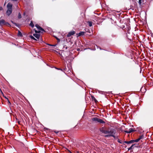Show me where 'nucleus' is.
<instances>
[{
  "mask_svg": "<svg viewBox=\"0 0 153 153\" xmlns=\"http://www.w3.org/2000/svg\"><path fill=\"white\" fill-rule=\"evenodd\" d=\"M13 5L12 4L9 3L7 5V10L6 11V14L8 16L10 15L12 12V7Z\"/></svg>",
  "mask_w": 153,
  "mask_h": 153,
  "instance_id": "obj_1",
  "label": "nucleus"
},
{
  "mask_svg": "<svg viewBox=\"0 0 153 153\" xmlns=\"http://www.w3.org/2000/svg\"><path fill=\"white\" fill-rule=\"evenodd\" d=\"M91 120L96 123H105V122L102 119L96 117L91 118Z\"/></svg>",
  "mask_w": 153,
  "mask_h": 153,
  "instance_id": "obj_2",
  "label": "nucleus"
},
{
  "mask_svg": "<svg viewBox=\"0 0 153 153\" xmlns=\"http://www.w3.org/2000/svg\"><path fill=\"white\" fill-rule=\"evenodd\" d=\"M9 25V23L7 22H6L5 20L3 19H1L0 20V25L3 26V25Z\"/></svg>",
  "mask_w": 153,
  "mask_h": 153,
  "instance_id": "obj_3",
  "label": "nucleus"
},
{
  "mask_svg": "<svg viewBox=\"0 0 153 153\" xmlns=\"http://www.w3.org/2000/svg\"><path fill=\"white\" fill-rule=\"evenodd\" d=\"M100 130L101 132L103 134H107V130L105 127H102L100 128Z\"/></svg>",
  "mask_w": 153,
  "mask_h": 153,
  "instance_id": "obj_4",
  "label": "nucleus"
},
{
  "mask_svg": "<svg viewBox=\"0 0 153 153\" xmlns=\"http://www.w3.org/2000/svg\"><path fill=\"white\" fill-rule=\"evenodd\" d=\"M114 131V129H112L107 130V134H115Z\"/></svg>",
  "mask_w": 153,
  "mask_h": 153,
  "instance_id": "obj_5",
  "label": "nucleus"
},
{
  "mask_svg": "<svg viewBox=\"0 0 153 153\" xmlns=\"http://www.w3.org/2000/svg\"><path fill=\"white\" fill-rule=\"evenodd\" d=\"M75 33V32L74 31H70L68 33L67 36V37H69L73 35Z\"/></svg>",
  "mask_w": 153,
  "mask_h": 153,
  "instance_id": "obj_6",
  "label": "nucleus"
},
{
  "mask_svg": "<svg viewBox=\"0 0 153 153\" xmlns=\"http://www.w3.org/2000/svg\"><path fill=\"white\" fill-rule=\"evenodd\" d=\"M134 130L132 128H130L128 130H125L124 132L127 133H130L133 131Z\"/></svg>",
  "mask_w": 153,
  "mask_h": 153,
  "instance_id": "obj_7",
  "label": "nucleus"
},
{
  "mask_svg": "<svg viewBox=\"0 0 153 153\" xmlns=\"http://www.w3.org/2000/svg\"><path fill=\"white\" fill-rule=\"evenodd\" d=\"M136 142L135 140H132L129 141H125L124 142L126 143L129 144Z\"/></svg>",
  "mask_w": 153,
  "mask_h": 153,
  "instance_id": "obj_8",
  "label": "nucleus"
},
{
  "mask_svg": "<svg viewBox=\"0 0 153 153\" xmlns=\"http://www.w3.org/2000/svg\"><path fill=\"white\" fill-rule=\"evenodd\" d=\"M35 26L38 28V29L40 30L44 31L42 27H41L38 24H36L35 25Z\"/></svg>",
  "mask_w": 153,
  "mask_h": 153,
  "instance_id": "obj_9",
  "label": "nucleus"
},
{
  "mask_svg": "<svg viewBox=\"0 0 153 153\" xmlns=\"http://www.w3.org/2000/svg\"><path fill=\"white\" fill-rule=\"evenodd\" d=\"M33 35L37 39H39L40 37V35H39L36 33L33 34Z\"/></svg>",
  "mask_w": 153,
  "mask_h": 153,
  "instance_id": "obj_10",
  "label": "nucleus"
},
{
  "mask_svg": "<svg viewBox=\"0 0 153 153\" xmlns=\"http://www.w3.org/2000/svg\"><path fill=\"white\" fill-rule=\"evenodd\" d=\"M143 138V136H141L137 139L135 140L136 142H138L141 139Z\"/></svg>",
  "mask_w": 153,
  "mask_h": 153,
  "instance_id": "obj_11",
  "label": "nucleus"
},
{
  "mask_svg": "<svg viewBox=\"0 0 153 153\" xmlns=\"http://www.w3.org/2000/svg\"><path fill=\"white\" fill-rule=\"evenodd\" d=\"M30 25L32 27H34V25L32 21H31L30 23Z\"/></svg>",
  "mask_w": 153,
  "mask_h": 153,
  "instance_id": "obj_12",
  "label": "nucleus"
},
{
  "mask_svg": "<svg viewBox=\"0 0 153 153\" xmlns=\"http://www.w3.org/2000/svg\"><path fill=\"white\" fill-rule=\"evenodd\" d=\"M18 36H21V37H22V33L19 31H18Z\"/></svg>",
  "mask_w": 153,
  "mask_h": 153,
  "instance_id": "obj_13",
  "label": "nucleus"
},
{
  "mask_svg": "<svg viewBox=\"0 0 153 153\" xmlns=\"http://www.w3.org/2000/svg\"><path fill=\"white\" fill-rule=\"evenodd\" d=\"M135 144H133L131 145V146L129 148H128V150L132 149H133V147L134 145Z\"/></svg>",
  "mask_w": 153,
  "mask_h": 153,
  "instance_id": "obj_14",
  "label": "nucleus"
},
{
  "mask_svg": "<svg viewBox=\"0 0 153 153\" xmlns=\"http://www.w3.org/2000/svg\"><path fill=\"white\" fill-rule=\"evenodd\" d=\"M84 34V32H80V33H79L78 36H80L81 35H83Z\"/></svg>",
  "mask_w": 153,
  "mask_h": 153,
  "instance_id": "obj_15",
  "label": "nucleus"
},
{
  "mask_svg": "<svg viewBox=\"0 0 153 153\" xmlns=\"http://www.w3.org/2000/svg\"><path fill=\"white\" fill-rule=\"evenodd\" d=\"M88 25L89 26L91 27L92 26V22H91L88 21Z\"/></svg>",
  "mask_w": 153,
  "mask_h": 153,
  "instance_id": "obj_16",
  "label": "nucleus"
},
{
  "mask_svg": "<svg viewBox=\"0 0 153 153\" xmlns=\"http://www.w3.org/2000/svg\"><path fill=\"white\" fill-rule=\"evenodd\" d=\"M91 97H92V100H94L95 102H97V100H96V99L94 97L92 96Z\"/></svg>",
  "mask_w": 153,
  "mask_h": 153,
  "instance_id": "obj_17",
  "label": "nucleus"
},
{
  "mask_svg": "<svg viewBox=\"0 0 153 153\" xmlns=\"http://www.w3.org/2000/svg\"><path fill=\"white\" fill-rule=\"evenodd\" d=\"M110 136H111V137H113L114 138H118V137H117H117H116V136H115L113 134H110Z\"/></svg>",
  "mask_w": 153,
  "mask_h": 153,
  "instance_id": "obj_18",
  "label": "nucleus"
},
{
  "mask_svg": "<svg viewBox=\"0 0 153 153\" xmlns=\"http://www.w3.org/2000/svg\"><path fill=\"white\" fill-rule=\"evenodd\" d=\"M30 37L32 39H33L34 40H36V39L34 38V37L32 35L30 36Z\"/></svg>",
  "mask_w": 153,
  "mask_h": 153,
  "instance_id": "obj_19",
  "label": "nucleus"
},
{
  "mask_svg": "<svg viewBox=\"0 0 153 153\" xmlns=\"http://www.w3.org/2000/svg\"><path fill=\"white\" fill-rule=\"evenodd\" d=\"M22 17L21 14L20 13H19L18 14V18L19 19H20Z\"/></svg>",
  "mask_w": 153,
  "mask_h": 153,
  "instance_id": "obj_20",
  "label": "nucleus"
},
{
  "mask_svg": "<svg viewBox=\"0 0 153 153\" xmlns=\"http://www.w3.org/2000/svg\"><path fill=\"white\" fill-rule=\"evenodd\" d=\"M142 0H139V3L140 4H142Z\"/></svg>",
  "mask_w": 153,
  "mask_h": 153,
  "instance_id": "obj_21",
  "label": "nucleus"
},
{
  "mask_svg": "<svg viewBox=\"0 0 153 153\" xmlns=\"http://www.w3.org/2000/svg\"><path fill=\"white\" fill-rule=\"evenodd\" d=\"M118 142L120 143H122V142L120 140L118 139Z\"/></svg>",
  "mask_w": 153,
  "mask_h": 153,
  "instance_id": "obj_22",
  "label": "nucleus"
},
{
  "mask_svg": "<svg viewBox=\"0 0 153 153\" xmlns=\"http://www.w3.org/2000/svg\"><path fill=\"white\" fill-rule=\"evenodd\" d=\"M110 134H108V135H105V137H110Z\"/></svg>",
  "mask_w": 153,
  "mask_h": 153,
  "instance_id": "obj_23",
  "label": "nucleus"
},
{
  "mask_svg": "<svg viewBox=\"0 0 153 153\" xmlns=\"http://www.w3.org/2000/svg\"><path fill=\"white\" fill-rule=\"evenodd\" d=\"M5 97V98L6 99H7V100H8V102H10L8 100V99L7 98H6V97Z\"/></svg>",
  "mask_w": 153,
  "mask_h": 153,
  "instance_id": "obj_24",
  "label": "nucleus"
},
{
  "mask_svg": "<svg viewBox=\"0 0 153 153\" xmlns=\"http://www.w3.org/2000/svg\"><path fill=\"white\" fill-rule=\"evenodd\" d=\"M58 70H61V71H62V69H60V68H57Z\"/></svg>",
  "mask_w": 153,
  "mask_h": 153,
  "instance_id": "obj_25",
  "label": "nucleus"
},
{
  "mask_svg": "<svg viewBox=\"0 0 153 153\" xmlns=\"http://www.w3.org/2000/svg\"><path fill=\"white\" fill-rule=\"evenodd\" d=\"M56 39L58 41H60V40L59 39H57V38H56Z\"/></svg>",
  "mask_w": 153,
  "mask_h": 153,
  "instance_id": "obj_26",
  "label": "nucleus"
},
{
  "mask_svg": "<svg viewBox=\"0 0 153 153\" xmlns=\"http://www.w3.org/2000/svg\"><path fill=\"white\" fill-rule=\"evenodd\" d=\"M50 45L51 46H54V45Z\"/></svg>",
  "mask_w": 153,
  "mask_h": 153,
  "instance_id": "obj_27",
  "label": "nucleus"
},
{
  "mask_svg": "<svg viewBox=\"0 0 153 153\" xmlns=\"http://www.w3.org/2000/svg\"><path fill=\"white\" fill-rule=\"evenodd\" d=\"M35 32H36V33H37V31L36 30H35Z\"/></svg>",
  "mask_w": 153,
  "mask_h": 153,
  "instance_id": "obj_28",
  "label": "nucleus"
},
{
  "mask_svg": "<svg viewBox=\"0 0 153 153\" xmlns=\"http://www.w3.org/2000/svg\"><path fill=\"white\" fill-rule=\"evenodd\" d=\"M25 13H24V15H25Z\"/></svg>",
  "mask_w": 153,
  "mask_h": 153,
  "instance_id": "obj_29",
  "label": "nucleus"
},
{
  "mask_svg": "<svg viewBox=\"0 0 153 153\" xmlns=\"http://www.w3.org/2000/svg\"><path fill=\"white\" fill-rule=\"evenodd\" d=\"M1 10V8H0V10Z\"/></svg>",
  "mask_w": 153,
  "mask_h": 153,
  "instance_id": "obj_30",
  "label": "nucleus"
}]
</instances>
